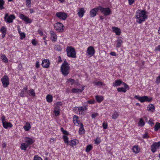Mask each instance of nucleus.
Here are the masks:
<instances>
[{
  "instance_id": "nucleus-1",
  "label": "nucleus",
  "mask_w": 160,
  "mask_h": 160,
  "mask_svg": "<svg viewBox=\"0 0 160 160\" xmlns=\"http://www.w3.org/2000/svg\"><path fill=\"white\" fill-rule=\"evenodd\" d=\"M136 18L138 19L137 21L139 23H141L142 22L145 21L146 19L147 18V16L146 15L145 11L143 10H138L136 12Z\"/></svg>"
},
{
  "instance_id": "nucleus-2",
  "label": "nucleus",
  "mask_w": 160,
  "mask_h": 160,
  "mask_svg": "<svg viewBox=\"0 0 160 160\" xmlns=\"http://www.w3.org/2000/svg\"><path fill=\"white\" fill-rule=\"evenodd\" d=\"M69 64L66 61H64L62 64L61 71L62 74L64 76H67L70 72Z\"/></svg>"
},
{
  "instance_id": "nucleus-3",
  "label": "nucleus",
  "mask_w": 160,
  "mask_h": 160,
  "mask_svg": "<svg viewBox=\"0 0 160 160\" xmlns=\"http://www.w3.org/2000/svg\"><path fill=\"white\" fill-rule=\"evenodd\" d=\"M66 52L67 56L69 58H76V52L75 49L72 46H68L66 48Z\"/></svg>"
},
{
  "instance_id": "nucleus-4",
  "label": "nucleus",
  "mask_w": 160,
  "mask_h": 160,
  "mask_svg": "<svg viewBox=\"0 0 160 160\" xmlns=\"http://www.w3.org/2000/svg\"><path fill=\"white\" fill-rule=\"evenodd\" d=\"M134 98L139 100L141 102H150L152 100V98H148V97L147 96L140 97L139 96L135 95L134 97Z\"/></svg>"
},
{
  "instance_id": "nucleus-5",
  "label": "nucleus",
  "mask_w": 160,
  "mask_h": 160,
  "mask_svg": "<svg viewBox=\"0 0 160 160\" xmlns=\"http://www.w3.org/2000/svg\"><path fill=\"white\" fill-rule=\"evenodd\" d=\"M1 81L4 88L7 87L9 84V78L7 75H4L2 78Z\"/></svg>"
},
{
  "instance_id": "nucleus-6",
  "label": "nucleus",
  "mask_w": 160,
  "mask_h": 160,
  "mask_svg": "<svg viewBox=\"0 0 160 160\" xmlns=\"http://www.w3.org/2000/svg\"><path fill=\"white\" fill-rule=\"evenodd\" d=\"M99 9L101 12L103 13L105 16L109 15L111 12L110 9L109 8H104L99 6Z\"/></svg>"
},
{
  "instance_id": "nucleus-7",
  "label": "nucleus",
  "mask_w": 160,
  "mask_h": 160,
  "mask_svg": "<svg viewBox=\"0 0 160 160\" xmlns=\"http://www.w3.org/2000/svg\"><path fill=\"white\" fill-rule=\"evenodd\" d=\"M15 18V16L14 15H10L8 16V14L7 13L5 15L4 19L7 22L12 23L13 20Z\"/></svg>"
},
{
  "instance_id": "nucleus-8",
  "label": "nucleus",
  "mask_w": 160,
  "mask_h": 160,
  "mask_svg": "<svg viewBox=\"0 0 160 160\" xmlns=\"http://www.w3.org/2000/svg\"><path fill=\"white\" fill-rule=\"evenodd\" d=\"M54 27L56 30L61 32H62L63 31L64 28L63 25L60 22L56 23L54 25Z\"/></svg>"
},
{
  "instance_id": "nucleus-9",
  "label": "nucleus",
  "mask_w": 160,
  "mask_h": 160,
  "mask_svg": "<svg viewBox=\"0 0 160 160\" xmlns=\"http://www.w3.org/2000/svg\"><path fill=\"white\" fill-rule=\"evenodd\" d=\"M56 16L60 19L65 20L67 17V14L62 12H58L56 13Z\"/></svg>"
},
{
  "instance_id": "nucleus-10",
  "label": "nucleus",
  "mask_w": 160,
  "mask_h": 160,
  "mask_svg": "<svg viewBox=\"0 0 160 160\" xmlns=\"http://www.w3.org/2000/svg\"><path fill=\"white\" fill-rule=\"evenodd\" d=\"M160 147V142H153L152 145H151V150L152 152L154 153L156 151V149L159 148Z\"/></svg>"
},
{
  "instance_id": "nucleus-11",
  "label": "nucleus",
  "mask_w": 160,
  "mask_h": 160,
  "mask_svg": "<svg viewBox=\"0 0 160 160\" xmlns=\"http://www.w3.org/2000/svg\"><path fill=\"white\" fill-rule=\"evenodd\" d=\"M95 52V50L92 46L89 47L87 50V54L89 57H92L94 55Z\"/></svg>"
},
{
  "instance_id": "nucleus-12",
  "label": "nucleus",
  "mask_w": 160,
  "mask_h": 160,
  "mask_svg": "<svg viewBox=\"0 0 160 160\" xmlns=\"http://www.w3.org/2000/svg\"><path fill=\"white\" fill-rule=\"evenodd\" d=\"M19 17L22 20L25 22L26 23H31L32 22L31 19L22 14H20Z\"/></svg>"
},
{
  "instance_id": "nucleus-13",
  "label": "nucleus",
  "mask_w": 160,
  "mask_h": 160,
  "mask_svg": "<svg viewBox=\"0 0 160 160\" xmlns=\"http://www.w3.org/2000/svg\"><path fill=\"white\" fill-rule=\"evenodd\" d=\"M123 84L124 85V87L118 88L117 89V91L119 92H125L127 91V89L129 90V88L128 86L125 83L123 82Z\"/></svg>"
},
{
  "instance_id": "nucleus-14",
  "label": "nucleus",
  "mask_w": 160,
  "mask_h": 160,
  "mask_svg": "<svg viewBox=\"0 0 160 160\" xmlns=\"http://www.w3.org/2000/svg\"><path fill=\"white\" fill-rule=\"evenodd\" d=\"M99 9V7L95 8L90 11V15L92 17H94L97 14Z\"/></svg>"
},
{
  "instance_id": "nucleus-15",
  "label": "nucleus",
  "mask_w": 160,
  "mask_h": 160,
  "mask_svg": "<svg viewBox=\"0 0 160 160\" xmlns=\"http://www.w3.org/2000/svg\"><path fill=\"white\" fill-rule=\"evenodd\" d=\"M25 143L28 146L34 142V141L31 138L28 137H25Z\"/></svg>"
},
{
  "instance_id": "nucleus-16",
  "label": "nucleus",
  "mask_w": 160,
  "mask_h": 160,
  "mask_svg": "<svg viewBox=\"0 0 160 160\" xmlns=\"http://www.w3.org/2000/svg\"><path fill=\"white\" fill-rule=\"evenodd\" d=\"M50 34L51 36V39L52 42L56 41L57 39V36L54 31H52L50 32Z\"/></svg>"
},
{
  "instance_id": "nucleus-17",
  "label": "nucleus",
  "mask_w": 160,
  "mask_h": 160,
  "mask_svg": "<svg viewBox=\"0 0 160 160\" xmlns=\"http://www.w3.org/2000/svg\"><path fill=\"white\" fill-rule=\"evenodd\" d=\"M50 62L47 59H44L42 61V65L43 67L48 68L50 65Z\"/></svg>"
},
{
  "instance_id": "nucleus-18",
  "label": "nucleus",
  "mask_w": 160,
  "mask_h": 160,
  "mask_svg": "<svg viewBox=\"0 0 160 160\" xmlns=\"http://www.w3.org/2000/svg\"><path fill=\"white\" fill-rule=\"evenodd\" d=\"M85 12V10L84 8H79L78 12V15L79 17L81 18L83 16Z\"/></svg>"
},
{
  "instance_id": "nucleus-19",
  "label": "nucleus",
  "mask_w": 160,
  "mask_h": 160,
  "mask_svg": "<svg viewBox=\"0 0 160 160\" xmlns=\"http://www.w3.org/2000/svg\"><path fill=\"white\" fill-rule=\"evenodd\" d=\"M78 111H79V114H83L84 113L83 112L85 111H87L88 108H86V106L85 108L83 107H77Z\"/></svg>"
},
{
  "instance_id": "nucleus-20",
  "label": "nucleus",
  "mask_w": 160,
  "mask_h": 160,
  "mask_svg": "<svg viewBox=\"0 0 160 160\" xmlns=\"http://www.w3.org/2000/svg\"><path fill=\"white\" fill-rule=\"evenodd\" d=\"M132 150L134 152L137 154L140 152V148L138 145H135L132 147Z\"/></svg>"
},
{
  "instance_id": "nucleus-21",
  "label": "nucleus",
  "mask_w": 160,
  "mask_h": 160,
  "mask_svg": "<svg viewBox=\"0 0 160 160\" xmlns=\"http://www.w3.org/2000/svg\"><path fill=\"white\" fill-rule=\"evenodd\" d=\"M73 121L74 124L76 125H78L79 123V120L78 116L76 115H74L73 118Z\"/></svg>"
},
{
  "instance_id": "nucleus-22",
  "label": "nucleus",
  "mask_w": 160,
  "mask_h": 160,
  "mask_svg": "<svg viewBox=\"0 0 160 160\" xmlns=\"http://www.w3.org/2000/svg\"><path fill=\"white\" fill-rule=\"evenodd\" d=\"M122 83L123 84V82L120 79L115 80V81L113 83L112 86L114 87L119 86H120Z\"/></svg>"
},
{
  "instance_id": "nucleus-23",
  "label": "nucleus",
  "mask_w": 160,
  "mask_h": 160,
  "mask_svg": "<svg viewBox=\"0 0 160 160\" xmlns=\"http://www.w3.org/2000/svg\"><path fill=\"white\" fill-rule=\"evenodd\" d=\"M2 125L3 127L6 129H7L8 128H11L12 127V125L11 123L6 122H3Z\"/></svg>"
},
{
  "instance_id": "nucleus-24",
  "label": "nucleus",
  "mask_w": 160,
  "mask_h": 160,
  "mask_svg": "<svg viewBox=\"0 0 160 160\" xmlns=\"http://www.w3.org/2000/svg\"><path fill=\"white\" fill-rule=\"evenodd\" d=\"M84 86H83L82 87V88H81V89L74 88L72 89V92L73 93H78V92H81L83 91V90H84Z\"/></svg>"
},
{
  "instance_id": "nucleus-25",
  "label": "nucleus",
  "mask_w": 160,
  "mask_h": 160,
  "mask_svg": "<svg viewBox=\"0 0 160 160\" xmlns=\"http://www.w3.org/2000/svg\"><path fill=\"white\" fill-rule=\"evenodd\" d=\"M85 132V130L84 128L82 123H80V128L79 130V133L80 135L83 134Z\"/></svg>"
},
{
  "instance_id": "nucleus-26",
  "label": "nucleus",
  "mask_w": 160,
  "mask_h": 160,
  "mask_svg": "<svg viewBox=\"0 0 160 160\" xmlns=\"http://www.w3.org/2000/svg\"><path fill=\"white\" fill-rule=\"evenodd\" d=\"M113 31L117 35H119L121 33L120 30L117 27H113L112 28Z\"/></svg>"
},
{
  "instance_id": "nucleus-27",
  "label": "nucleus",
  "mask_w": 160,
  "mask_h": 160,
  "mask_svg": "<svg viewBox=\"0 0 160 160\" xmlns=\"http://www.w3.org/2000/svg\"><path fill=\"white\" fill-rule=\"evenodd\" d=\"M60 108L58 106L55 107L54 108V112L56 116H58L60 113Z\"/></svg>"
},
{
  "instance_id": "nucleus-28",
  "label": "nucleus",
  "mask_w": 160,
  "mask_h": 160,
  "mask_svg": "<svg viewBox=\"0 0 160 160\" xmlns=\"http://www.w3.org/2000/svg\"><path fill=\"white\" fill-rule=\"evenodd\" d=\"M23 128L26 131H29L31 128L30 124L28 122H27L26 125L24 126Z\"/></svg>"
},
{
  "instance_id": "nucleus-29",
  "label": "nucleus",
  "mask_w": 160,
  "mask_h": 160,
  "mask_svg": "<svg viewBox=\"0 0 160 160\" xmlns=\"http://www.w3.org/2000/svg\"><path fill=\"white\" fill-rule=\"evenodd\" d=\"M1 59L2 61L5 63H7L8 62V60L7 57L5 55L2 54L1 56Z\"/></svg>"
},
{
  "instance_id": "nucleus-30",
  "label": "nucleus",
  "mask_w": 160,
  "mask_h": 160,
  "mask_svg": "<svg viewBox=\"0 0 160 160\" xmlns=\"http://www.w3.org/2000/svg\"><path fill=\"white\" fill-rule=\"evenodd\" d=\"M97 102L100 103L103 100V97L102 96H95Z\"/></svg>"
},
{
  "instance_id": "nucleus-31",
  "label": "nucleus",
  "mask_w": 160,
  "mask_h": 160,
  "mask_svg": "<svg viewBox=\"0 0 160 160\" xmlns=\"http://www.w3.org/2000/svg\"><path fill=\"white\" fill-rule=\"evenodd\" d=\"M155 109V107L152 104H151L148 105L147 107V110L149 111L153 112Z\"/></svg>"
},
{
  "instance_id": "nucleus-32",
  "label": "nucleus",
  "mask_w": 160,
  "mask_h": 160,
  "mask_svg": "<svg viewBox=\"0 0 160 160\" xmlns=\"http://www.w3.org/2000/svg\"><path fill=\"white\" fill-rule=\"evenodd\" d=\"M119 115V114L118 112L115 111L112 115V118L113 119H116L118 118Z\"/></svg>"
},
{
  "instance_id": "nucleus-33",
  "label": "nucleus",
  "mask_w": 160,
  "mask_h": 160,
  "mask_svg": "<svg viewBox=\"0 0 160 160\" xmlns=\"http://www.w3.org/2000/svg\"><path fill=\"white\" fill-rule=\"evenodd\" d=\"M77 142H78V141L77 140H71L68 144L71 146L73 147L74 146H75L76 145Z\"/></svg>"
},
{
  "instance_id": "nucleus-34",
  "label": "nucleus",
  "mask_w": 160,
  "mask_h": 160,
  "mask_svg": "<svg viewBox=\"0 0 160 160\" xmlns=\"http://www.w3.org/2000/svg\"><path fill=\"white\" fill-rule=\"evenodd\" d=\"M47 101L48 102H51L52 101V96L50 94H48L46 96Z\"/></svg>"
},
{
  "instance_id": "nucleus-35",
  "label": "nucleus",
  "mask_w": 160,
  "mask_h": 160,
  "mask_svg": "<svg viewBox=\"0 0 160 160\" xmlns=\"http://www.w3.org/2000/svg\"><path fill=\"white\" fill-rule=\"evenodd\" d=\"M28 147L25 143H23L21 144L20 148L22 150H26Z\"/></svg>"
},
{
  "instance_id": "nucleus-36",
  "label": "nucleus",
  "mask_w": 160,
  "mask_h": 160,
  "mask_svg": "<svg viewBox=\"0 0 160 160\" xmlns=\"http://www.w3.org/2000/svg\"><path fill=\"white\" fill-rule=\"evenodd\" d=\"M117 42L116 47L117 48H120L121 46V43L122 42V41L121 39H118L117 41Z\"/></svg>"
},
{
  "instance_id": "nucleus-37",
  "label": "nucleus",
  "mask_w": 160,
  "mask_h": 160,
  "mask_svg": "<svg viewBox=\"0 0 160 160\" xmlns=\"http://www.w3.org/2000/svg\"><path fill=\"white\" fill-rule=\"evenodd\" d=\"M154 130L155 131H158L159 128H160V123L156 122L154 127Z\"/></svg>"
},
{
  "instance_id": "nucleus-38",
  "label": "nucleus",
  "mask_w": 160,
  "mask_h": 160,
  "mask_svg": "<svg viewBox=\"0 0 160 160\" xmlns=\"http://www.w3.org/2000/svg\"><path fill=\"white\" fill-rule=\"evenodd\" d=\"M145 124V122L142 118H140L138 123L139 126L142 127Z\"/></svg>"
},
{
  "instance_id": "nucleus-39",
  "label": "nucleus",
  "mask_w": 160,
  "mask_h": 160,
  "mask_svg": "<svg viewBox=\"0 0 160 160\" xmlns=\"http://www.w3.org/2000/svg\"><path fill=\"white\" fill-rule=\"evenodd\" d=\"M54 49L58 51H61L62 48L59 45H56L54 48Z\"/></svg>"
},
{
  "instance_id": "nucleus-40",
  "label": "nucleus",
  "mask_w": 160,
  "mask_h": 160,
  "mask_svg": "<svg viewBox=\"0 0 160 160\" xmlns=\"http://www.w3.org/2000/svg\"><path fill=\"white\" fill-rule=\"evenodd\" d=\"M18 32L20 34V39H22L24 38L25 37V34L23 32H20V31H19V29H18Z\"/></svg>"
},
{
  "instance_id": "nucleus-41",
  "label": "nucleus",
  "mask_w": 160,
  "mask_h": 160,
  "mask_svg": "<svg viewBox=\"0 0 160 160\" xmlns=\"http://www.w3.org/2000/svg\"><path fill=\"white\" fill-rule=\"evenodd\" d=\"M92 148V146L91 145H88L86 147V151L87 152H88L91 150Z\"/></svg>"
},
{
  "instance_id": "nucleus-42",
  "label": "nucleus",
  "mask_w": 160,
  "mask_h": 160,
  "mask_svg": "<svg viewBox=\"0 0 160 160\" xmlns=\"http://www.w3.org/2000/svg\"><path fill=\"white\" fill-rule=\"evenodd\" d=\"M4 4L3 0H0V10L4 9L3 6Z\"/></svg>"
},
{
  "instance_id": "nucleus-43",
  "label": "nucleus",
  "mask_w": 160,
  "mask_h": 160,
  "mask_svg": "<svg viewBox=\"0 0 160 160\" xmlns=\"http://www.w3.org/2000/svg\"><path fill=\"white\" fill-rule=\"evenodd\" d=\"M7 28L3 26L0 29V31H1L2 33H6Z\"/></svg>"
},
{
  "instance_id": "nucleus-44",
  "label": "nucleus",
  "mask_w": 160,
  "mask_h": 160,
  "mask_svg": "<svg viewBox=\"0 0 160 160\" xmlns=\"http://www.w3.org/2000/svg\"><path fill=\"white\" fill-rule=\"evenodd\" d=\"M67 82L68 83H71V85H72L75 82V80L74 79L69 78Z\"/></svg>"
},
{
  "instance_id": "nucleus-45",
  "label": "nucleus",
  "mask_w": 160,
  "mask_h": 160,
  "mask_svg": "<svg viewBox=\"0 0 160 160\" xmlns=\"http://www.w3.org/2000/svg\"><path fill=\"white\" fill-rule=\"evenodd\" d=\"M63 139L64 141V142L66 143H67V144H68V138L66 136H63Z\"/></svg>"
},
{
  "instance_id": "nucleus-46",
  "label": "nucleus",
  "mask_w": 160,
  "mask_h": 160,
  "mask_svg": "<svg viewBox=\"0 0 160 160\" xmlns=\"http://www.w3.org/2000/svg\"><path fill=\"white\" fill-rule=\"evenodd\" d=\"M93 83L97 86H102L103 85V83L101 82H94Z\"/></svg>"
},
{
  "instance_id": "nucleus-47",
  "label": "nucleus",
  "mask_w": 160,
  "mask_h": 160,
  "mask_svg": "<svg viewBox=\"0 0 160 160\" xmlns=\"http://www.w3.org/2000/svg\"><path fill=\"white\" fill-rule=\"evenodd\" d=\"M142 137L143 138H149V136L148 135L147 132H145V134L143 135Z\"/></svg>"
},
{
  "instance_id": "nucleus-48",
  "label": "nucleus",
  "mask_w": 160,
  "mask_h": 160,
  "mask_svg": "<svg viewBox=\"0 0 160 160\" xmlns=\"http://www.w3.org/2000/svg\"><path fill=\"white\" fill-rule=\"evenodd\" d=\"M33 160H42V159L40 157L35 155L34 157Z\"/></svg>"
},
{
  "instance_id": "nucleus-49",
  "label": "nucleus",
  "mask_w": 160,
  "mask_h": 160,
  "mask_svg": "<svg viewBox=\"0 0 160 160\" xmlns=\"http://www.w3.org/2000/svg\"><path fill=\"white\" fill-rule=\"evenodd\" d=\"M101 140L99 138H97L95 140V143L96 144H98L101 142Z\"/></svg>"
},
{
  "instance_id": "nucleus-50",
  "label": "nucleus",
  "mask_w": 160,
  "mask_h": 160,
  "mask_svg": "<svg viewBox=\"0 0 160 160\" xmlns=\"http://www.w3.org/2000/svg\"><path fill=\"white\" fill-rule=\"evenodd\" d=\"M29 93L32 96H35V93L33 89H31L29 91Z\"/></svg>"
},
{
  "instance_id": "nucleus-51",
  "label": "nucleus",
  "mask_w": 160,
  "mask_h": 160,
  "mask_svg": "<svg viewBox=\"0 0 160 160\" xmlns=\"http://www.w3.org/2000/svg\"><path fill=\"white\" fill-rule=\"evenodd\" d=\"M61 131L62 132V133L65 135H68V132L65 130H64L62 128L61 129Z\"/></svg>"
},
{
  "instance_id": "nucleus-52",
  "label": "nucleus",
  "mask_w": 160,
  "mask_h": 160,
  "mask_svg": "<svg viewBox=\"0 0 160 160\" xmlns=\"http://www.w3.org/2000/svg\"><path fill=\"white\" fill-rule=\"evenodd\" d=\"M160 82V77L158 76L156 78V83L157 84H159Z\"/></svg>"
},
{
  "instance_id": "nucleus-53",
  "label": "nucleus",
  "mask_w": 160,
  "mask_h": 160,
  "mask_svg": "<svg viewBox=\"0 0 160 160\" xmlns=\"http://www.w3.org/2000/svg\"><path fill=\"white\" fill-rule=\"evenodd\" d=\"M98 114L97 113H93L92 115V118H95L97 116H98Z\"/></svg>"
},
{
  "instance_id": "nucleus-54",
  "label": "nucleus",
  "mask_w": 160,
  "mask_h": 160,
  "mask_svg": "<svg viewBox=\"0 0 160 160\" xmlns=\"http://www.w3.org/2000/svg\"><path fill=\"white\" fill-rule=\"evenodd\" d=\"M5 118H6V117H5V116L4 115H3L1 118V120H2V124L3 123V122H6L5 121Z\"/></svg>"
},
{
  "instance_id": "nucleus-55",
  "label": "nucleus",
  "mask_w": 160,
  "mask_h": 160,
  "mask_svg": "<svg viewBox=\"0 0 160 160\" xmlns=\"http://www.w3.org/2000/svg\"><path fill=\"white\" fill-rule=\"evenodd\" d=\"M56 140V139L55 138H50L49 142L50 143H52L54 142Z\"/></svg>"
},
{
  "instance_id": "nucleus-56",
  "label": "nucleus",
  "mask_w": 160,
  "mask_h": 160,
  "mask_svg": "<svg viewBox=\"0 0 160 160\" xmlns=\"http://www.w3.org/2000/svg\"><path fill=\"white\" fill-rule=\"evenodd\" d=\"M129 5H131L135 2V0H128Z\"/></svg>"
},
{
  "instance_id": "nucleus-57",
  "label": "nucleus",
  "mask_w": 160,
  "mask_h": 160,
  "mask_svg": "<svg viewBox=\"0 0 160 160\" xmlns=\"http://www.w3.org/2000/svg\"><path fill=\"white\" fill-rule=\"evenodd\" d=\"M102 126L104 129H106L107 128V124L105 123L104 122L102 124Z\"/></svg>"
},
{
  "instance_id": "nucleus-58",
  "label": "nucleus",
  "mask_w": 160,
  "mask_h": 160,
  "mask_svg": "<svg viewBox=\"0 0 160 160\" xmlns=\"http://www.w3.org/2000/svg\"><path fill=\"white\" fill-rule=\"evenodd\" d=\"M155 50L156 52L157 51L160 52V45L156 47Z\"/></svg>"
},
{
  "instance_id": "nucleus-59",
  "label": "nucleus",
  "mask_w": 160,
  "mask_h": 160,
  "mask_svg": "<svg viewBox=\"0 0 160 160\" xmlns=\"http://www.w3.org/2000/svg\"><path fill=\"white\" fill-rule=\"evenodd\" d=\"M62 61V60L61 59V58L60 56H58V63H60Z\"/></svg>"
},
{
  "instance_id": "nucleus-60",
  "label": "nucleus",
  "mask_w": 160,
  "mask_h": 160,
  "mask_svg": "<svg viewBox=\"0 0 160 160\" xmlns=\"http://www.w3.org/2000/svg\"><path fill=\"white\" fill-rule=\"evenodd\" d=\"M94 100H88L87 102L90 104H92L94 103Z\"/></svg>"
},
{
  "instance_id": "nucleus-61",
  "label": "nucleus",
  "mask_w": 160,
  "mask_h": 160,
  "mask_svg": "<svg viewBox=\"0 0 160 160\" xmlns=\"http://www.w3.org/2000/svg\"><path fill=\"white\" fill-rule=\"evenodd\" d=\"M32 44L34 46H36V45L37 43L36 40L35 39L32 40Z\"/></svg>"
},
{
  "instance_id": "nucleus-62",
  "label": "nucleus",
  "mask_w": 160,
  "mask_h": 160,
  "mask_svg": "<svg viewBox=\"0 0 160 160\" xmlns=\"http://www.w3.org/2000/svg\"><path fill=\"white\" fill-rule=\"evenodd\" d=\"M27 89H28L27 87V86L25 87H24L23 88L22 90V91L24 92H25L27 91Z\"/></svg>"
},
{
  "instance_id": "nucleus-63",
  "label": "nucleus",
  "mask_w": 160,
  "mask_h": 160,
  "mask_svg": "<svg viewBox=\"0 0 160 160\" xmlns=\"http://www.w3.org/2000/svg\"><path fill=\"white\" fill-rule=\"evenodd\" d=\"M38 33L41 36L42 35L43 32L41 30H38Z\"/></svg>"
},
{
  "instance_id": "nucleus-64",
  "label": "nucleus",
  "mask_w": 160,
  "mask_h": 160,
  "mask_svg": "<svg viewBox=\"0 0 160 160\" xmlns=\"http://www.w3.org/2000/svg\"><path fill=\"white\" fill-rule=\"evenodd\" d=\"M110 55L112 56H116V54L115 52H111L110 53Z\"/></svg>"
}]
</instances>
